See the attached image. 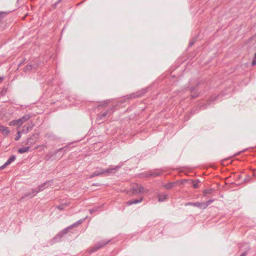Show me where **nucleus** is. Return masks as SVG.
I'll return each instance as SVG.
<instances>
[{"label": "nucleus", "mask_w": 256, "mask_h": 256, "mask_svg": "<svg viewBox=\"0 0 256 256\" xmlns=\"http://www.w3.org/2000/svg\"><path fill=\"white\" fill-rule=\"evenodd\" d=\"M120 168V166H110L106 170L100 168H97L96 170L93 172L90 176V178H93L96 176H108L111 174H114Z\"/></svg>", "instance_id": "obj_1"}, {"label": "nucleus", "mask_w": 256, "mask_h": 256, "mask_svg": "<svg viewBox=\"0 0 256 256\" xmlns=\"http://www.w3.org/2000/svg\"><path fill=\"white\" fill-rule=\"evenodd\" d=\"M68 232L67 230V229H66L65 228L64 229L62 230L60 232H59L58 234H56V236H54L48 242V243L50 245H52L56 242H60L64 236Z\"/></svg>", "instance_id": "obj_2"}, {"label": "nucleus", "mask_w": 256, "mask_h": 256, "mask_svg": "<svg viewBox=\"0 0 256 256\" xmlns=\"http://www.w3.org/2000/svg\"><path fill=\"white\" fill-rule=\"evenodd\" d=\"M147 92V88H142L136 93L132 94L128 96V98H132L142 96Z\"/></svg>", "instance_id": "obj_3"}, {"label": "nucleus", "mask_w": 256, "mask_h": 256, "mask_svg": "<svg viewBox=\"0 0 256 256\" xmlns=\"http://www.w3.org/2000/svg\"><path fill=\"white\" fill-rule=\"evenodd\" d=\"M162 172L160 170H156L152 172H145L142 174L143 177H156L161 174Z\"/></svg>", "instance_id": "obj_4"}, {"label": "nucleus", "mask_w": 256, "mask_h": 256, "mask_svg": "<svg viewBox=\"0 0 256 256\" xmlns=\"http://www.w3.org/2000/svg\"><path fill=\"white\" fill-rule=\"evenodd\" d=\"M86 218L87 217L86 216L84 218H81V219L79 220L76 222L72 224H71L69 226H68L67 228H66V229H67L68 232V230L70 229H71L72 228H75V227L78 226L79 225H80L81 224H82L83 222H84L86 220Z\"/></svg>", "instance_id": "obj_5"}, {"label": "nucleus", "mask_w": 256, "mask_h": 256, "mask_svg": "<svg viewBox=\"0 0 256 256\" xmlns=\"http://www.w3.org/2000/svg\"><path fill=\"white\" fill-rule=\"evenodd\" d=\"M32 116L30 114H25L21 118L18 119L17 120L18 124V126H21L24 122L28 120Z\"/></svg>", "instance_id": "obj_6"}, {"label": "nucleus", "mask_w": 256, "mask_h": 256, "mask_svg": "<svg viewBox=\"0 0 256 256\" xmlns=\"http://www.w3.org/2000/svg\"><path fill=\"white\" fill-rule=\"evenodd\" d=\"M42 191V190L40 188L39 186H37L35 189H32V192H30L29 193H28L25 194L24 196H31L32 197L34 196H35L36 194Z\"/></svg>", "instance_id": "obj_7"}, {"label": "nucleus", "mask_w": 256, "mask_h": 256, "mask_svg": "<svg viewBox=\"0 0 256 256\" xmlns=\"http://www.w3.org/2000/svg\"><path fill=\"white\" fill-rule=\"evenodd\" d=\"M53 183L52 180H47L44 183H42V184L40 185L39 186L40 188L44 190V189L46 188L48 186H52V184Z\"/></svg>", "instance_id": "obj_8"}, {"label": "nucleus", "mask_w": 256, "mask_h": 256, "mask_svg": "<svg viewBox=\"0 0 256 256\" xmlns=\"http://www.w3.org/2000/svg\"><path fill=\"white\" fill-rule=\"evenodd\" d=\"M110 240H102L101 241H100L98 242H96L95 245L96 246V247L97 248V249H100V248H102L104 246H106V244H108Z\"/></svg>", "instance_id": "obj_9"}, {"label": "nucleus", "mask_w": 256, "mask_h": 256, "mask_svg": "<svg viewBox=\"0 0 256 256\" xmlns=\"http://www.w3.org/2000/svg\"><path fill=\"white\" fill-rule=\"evenodd\" d=\"M143 200V198H140L139 199H134L130 200L126 202V204L128 206H131L132 204H136L142 202Z\"/></svg>", "instance_id": "obj_10"}, {"label": "nucleus", "mask_w": 256, "mask_h": 256, "mask_svg": "<svg viewBox=\"0 0 256 256\" xmlns=\"http://www.w3.org/2000/svg\"><path fill=\"white\" fill-rule=\"evenodd\" d=\"M0 132L4 136H7L10 134V130L8 127L0 124Z\"/></svg>", "instance_id": "obj_11"}, {"label": "nucleus", "mask_w": 256, "mask_h": 256, "mask_svg": "<svg viewBox=\"0 0 256 256\" xmlns=\"http://www.w3.org/2000/svg\"><path fill=\"white\" fill-rule=\"evenodd\" d=\"M186 206H192L197 208H198L200 209H202V202H189L186 204Z\"/></svg>", "instance_id": "obj_12"}, {"label": "nucleus", "mask_w": 256, "mask_h": 256, "mask_svg": "<svg viewBox=\"0 0 256 256\" xmlns=\"http://www.w3.org/2000/svg\"><path fill=\"white\" fill-rule=\"evenodd\" d=\"M56 154H58V152H57L56 150L53 152H48L46 156V160H48L51 159L53 156H56Z\"/></svg>", "instance_id": "obj_13"}, {"label": "nucleus", "mask_w": 256, "mask_h": 256, "mask_svg": "<svg viewBox=\"0 0 256 256\" xmlns=\"http://www.w3.org/2000/svg\"><path fill=\"white\" fill-rule=\"evenodd\" d=\"M168 197L167 194H158V201L159 202H162L166 200Z\"/></svg>", "instance_id": "obj_14"}, {"label": "nucleus", "mask_w": 256, "mask_h": 256, "mask_svg": "<svg viewBox=\"0 0 256 256\" xmlns=\"http://www.w3.org/2000/svg\"><path fill=\"white\" fill-rule=\"evenodd\" d=\"M33 125L30 126L29 125H24L22 130V132L26 134L28 133L30 130L32 129Z\"/></svg>", "instance_id": "obj_15"}, {"label": "nucleus", "mask_w": 256, "mask_h": 256, "mask_svg": "<svg viewBox=\"0 0 256 256\" xmlns=\"http://www.w3.org/2000/svg\"><path fill=\"white\" fill-rule=\"evenodd\" d=\"M214 191V189H206L204 190V196L206 197H210V195Z\"/></svg>", "instance_id": "obj_16"}, {"label": "nucleus", "mask_w": 256, "mask_h": 256, "mask_svg": "<svg viewBox=\"0 0 256 256\" xmlns=\"http://www.w3.org/2000/svg\"><path fill=\"white\" fill-rule=\"evenodd\" d=\"M36 66L35 64H28L25 66L24 71L27 72L32 70L33 68H36Z\"/></svg>", "instance_id": "obj_17"}, {"label": "nucleus", "mask_w": 256, "mask_h": 256, "mask_svg": "<svg viewBox=\"0 0 256 256\" xmlns=\"http://www.w3.org/2000/svg\"><path fill=\"white\" fill-rule=\"evenodd\" d=\"M56 150L58 154L61 151L64 152V153L60 156V158H62L64 155V154L68 151V146H64L60 148L56 149Z\"/></svg>", "instance_id": "obj_18"}, {"label": "nucleus", "mask_w": 256, "mask_h": 256, "mask_svg": "<svg viewBox=\"0 0 256 256\" xmlns=\"http://www.w3.org/2000/svg\"><path fill=\"white\" fill-rule=\"evenodd\" d=\"M214 200H209L206 202H202V210L206 209L210 204L214 202Z\"/></svg>", "instance_id": "obj_19"}, {"label": "nucleus", "mask_w": 256, "mask_h": 256, "mask_svg": "<svg viewBox=\"0 0 256 256\" xmlns=\"http://www.w3.org/2000/svg\"><path fill=\"white\" fill-rule=\"evenodd\" d=\"M30 146L22 147L18 150V152L19 154H23L28 152L30 150Z\"/></svg>", "instance_id": "obj_20"}, {"label": "nucleus", "mask_w": 256, "mask_h": 256, "mask_svg": "<svg viewBox=\"0 0 256 256\" xmlns=\"http://www.w3.org/2000/svg\"><path fill=\"white\" fill-rule=\"evenodd\" d=\"M132 193L133 195H136L139 194L138 192V184H136L134 186L132 187L130 190Z\"/></svg>", "instance_id": "obj_21"}, {"label": "nucleus", "mask_w": 256, "mask_h": 256, "mask_svg": "<svg viewBox=\"0 0 256 256\" xmlns=\"http://www.w3.org/2000/svg\"><path fill=\"white\" fill-rule=\"evenodd\" d=\"M16 156L12 155L7 160V161L6 162V163L8 165H9L11 163L14 162L16 160Z\"/></svg>", "instance_id": "obj_22"}, {"label": "nucleus", "mask_w": 256, "mask_h": 256, "mask_svg": "<svg viewBox=\"0 0 256 256\" xmlns=\"http://www.w3.org/2000/svg\"><path fill=\"white\" fill-rule=\"evenodd\" d=\"M102 206H95L92 208V209L90 210V214H93L96 212L98 210L100 209L101 208Z\"/></svg>", "instance_id": "obj_23"}, {"label": "nucleus", "mask_w": 256, "mask_h": 256, "mask_svg": "<svg viewBox=\"0 0 256 256\" xmlns=\"http://www.w3.org/2000/svg\"><path fill=\"white\" fill-rule=\"evenodd\" d=\"M174 183L172 182H169V183L166 184L164 186L166 189H170L174 186Z\"/></svg>", "instance_id": "obj_24"}, {"label": "nucleus", "mask_w": 256, "mask_h": 256, "mask_svg": "<svg viewBox=\"0 0 256 256\" xmlns=\"http://www.w3.org/2000/svg\"><path fill=\"white\" fill-rule=\"evenodd\" d=\"M68 206V204H64L56 206V208L60 210H64L65 206Z\"/></svg>", "instance_id": "obj_25"}, {"label": "nucleus", "mask_w": 256, "mask_h": 256, "mask_svg": "<svg viewBox=\"0 0 256 256\" xmlns=\"http://www.w3.org/2000/svg\"><path fill=\"white\" fill-rule=\"evenodd\" d=\"M10 126H18V124L17 120H12L9 123Z\"/></svg>", "instance_id": "obj_26"}, {"label": "nucleus", "mask_w": 256, "mask_h": 256, "mask_svg": "<svg viewBox=\"0 0 256 256\" xmlns=\"http://www.w3.org/2000/svg\"><path fill=\"white\" fill-rule=\"evenodd\" d=\"M98 249H97V248L96 247V246L94 244V246L90 248V253L92 254L94 252H96Z\"/></svg>", "instance_id": "obj_27"}, {"label": "nucleus", "mask_w": 256, "mask_h": 256, "mask_svg": "<svg viewBox=\"0 0 256 256\" xmlns=\"http://www.w3.org/2000/svg\"><path fill=\"white\" fill-rule=\"evenodd\" d=\"M35 138V136L34 134H33L32 136H30L28 140H27V142L26 143V144H28L29 142H30L32 143V142H30L31 140H34V139Z\"/></svg>", "instance_id": "obj_28"}, {"label": "nucleus", "mask_w": 256, "mask_h": 256, "mask_svg": "<svg viewBox=\"0 0 256 256\" xmlns=\"http://www.w3.org/2000/svg\"><path fill=\"white\" fill-rule=\"evenodd\" d=\"M20 137H21V132H20L18 131L17 132L15 140L16 141L19 140L20 138Z\"/></svg>", "instance_id": "obj_29"}, {"label": "nucleus", "mask_w": 256, "mask_h": 256, "mask_svg": "<svg viewBox=\"0 0 256 256\" xmlns=\"http://www.w3.org/2000/svg\"><path fill=\"white\" fill-rule=\"evenodd\" d=\"M144 188L142 186L138 184V192L139 194L143 192Z\"/></svg>", "instance_id": "obj_30"}, {"label": "nucleus", "mask_w": 256, "mask_h": 256, "mask_svg": "<svg viewBox=\"0 0 256 256\" xmlns=\"http://www.w3.org/2000/svg\"><path fill=\"white\" fill-rule=\"evenodd\" d=\"M250 250V248H248L247 250L242 252L240 256H246Z\"/></svg>", "instance_id": "obj_31"}, {"label": "nucleus", "mask_w": 256, "mask_h": 256, "mask_svg": "<svg viewBox=\"0 0 256 256\" xmlns=\"http://www.w3.org/2000/svg\"><path fill=\"white\" fill-rule=\"evenodd\" d=\"M108 104H109L108 100H105L102 104L100 105V106L104 107V106H107Z\"/></svg>", "instance_id": "obj_32"}, {"label": "nucleus", "mask_w": 256, "mask_h": 256, "mask_svg": "<svg viewBox=\"0 0 256 256\" xmlns=\"http://www.w3.org/2000/svg\"><path fill=\"white\" fill-rule=\"evenodd\" d=\"M200 182V180H196V182H195L194 184H193V186L194 188H198L199 186H198V183Z\"/></svg>", "instance_id": "obj_33"}, {"label": "nucleus", "mask_w": 256, "mask_h": 256, "mask_svg": "<svg viewBox=\"0 0 256 256\" xmlns=\"http://www.w3.org/2000/svg\"><path fill=\"white\" fill-rule=\"evenodd\" d=\"M110 112V110H108V111L106 112H105L102 114H100L102 116V118H104Z\"/></svg>", "instance_id": "obj_34"}, {"label": "nucleus", "mask_w": 256, "mask_h": 256, "mask_svg": "<svg viewBox=\"0 0 256 256\" xmlns=\"http://www.w3.org/2000/svg\"><path fill=\"white\" fill-rule=\"evenodd\" d=\"M110 112V110H108V111L106 112H105L102 114H100L102 116V118H104Z\"/></svg>", "instance_id": "obj_35"}, {"label": "nucleus", "mask_w": 256, "mask_h": 256, "mask_svg": "<svg viewBox=\"0 0 256 256\" xmlns=\"http://www.w3.org/2000/svg\"><path fill=\"white\" fill-rule=\"evenodd\" d=\"M62 0H58L56 2L53 4V7L56 8L59 3H60Z\"/></svg>", "instance_id": "obj_36"}, {"label": "nucleus", "mask_w": 256, "mask_h": 256, "mask_svg": "<svg viewBox=\"0 0 256 256\" xmlns=\"http://www.w3.org/2000/svg\"><path fill=\"white\" fill-rule=\"evenodd\" d=\"M103 119H104V118H102V116L100 114L98 115L97 118H96L97 120L99 121L100 120H102Z\"/></svg>", "instance_id": "obj_37"}, {"label": "nucleus", "mask_w": 256, "mask_h": 256, "mask_svg": "<svg viewBox=\"0 0 256 256\" xmlns=\"http://www.w3.org/2000/svg\"><path fill=\"white\" fill-rule=\"evenodd\" d=\"M196 42V40L195 39H192V40L190 42V44H189V46H192L194 44V43L195 42Z\"/></svg>", "instance_id": "obj_38"}, {"label": "nucleus", "mask_w": 256, "mask_h": 256, "mask_svg": "<svg viewBox=\"0 0 256 256\" xmlns=\"http://www.w3.org/2000/svg\"><path fill=\"white\" fill-rule=\"evenodd\" d=\"M8 165L5 162L3 165L0 166V170L4 169Z\"/></svg>", "instance_id": "obj_39"}, {"label": "nucleus", "mask_w": 256, "mask_h": 256, "mask_svg": "<svg viewBox=\"0 0 256 256\" xmlns=\"http://www.w3.org/2000/svg\"><path fill=\"white\" fill-rule=\"evenodd\" d=\"M196 88L195 86H192L190 88V91L192 92L196 90Z\"/></svg>", "instance_id": "obj_40"}, {"label": "nucleus", "mask_w": 256, "mask_h": 256, "mask_svg": "<svg viewBox=\"0 0 256 256\" xmlns=\"http://www.w3.org/2000/svg\"><path fill=\"white\" fill-rule=\"evenodd\" d=\"M198 96V94H191V98L192 99L194 98H196L197 96Z\"/></svg>", "instance_id": "obj_41"}, {"label": "nucleus", "mask_w": 256, "mask_h": 256, "mask_svg": "<svg viewBox=\"0 0 256 256\" xmlns=\"http://www.w3.org/2000/svg\"><path fill=\"white\" fill-rule=\"evenodd\" d=\"M218 99V96H216L214 97V98H213L212 97L210 99V101H214V100H216Z\"/></svg>", "instance_id": "obj_42"}, {"label": "nucleus", "mask_w": 256, "mask_h": 256, "mask_svg": "<svg viewBox=\"0 0 256 256\" xmlns=\"http://www.w3.org/2000/svg\"><path fill=\"white\" fill-rule=\"evenodd\" d=\"M252 66H254L256 64V60L254 59V58L252 60Z\"/></svg>", "instance_id": "obj_43"}, {"label": "nucleus", "mask_w": 256, "mask_h": 256, "mask_svg": "<svg viewBox=\"0 0 256 256\" xmlns=\"http://www.w3.org/2000/svg\"><path fill=\"white\" fill-rule=\"evenodd\" d=\"M249 180H250V178H249L248 176H247V178H245L244 180V182H248Z\"/></svg>", "instance_id": "obj_44"}, {"label": "nucleus", "mask_w": 256, "mask_h": 256, "mask_svg": "<svg viewBox=\"0 0 256 256\" xmlns=\"http://www.w3.org/2000/svg\"><path fill=\"white\" fill-rule=\"evenodd\" d=\"M207 105H208V103H206V104H204V106H202L203 107V108L204 109L206 108L207 107Z\"/></svg>", "instance_id": "obj_45"}, {"label": "nucleus", "mask_w": 256, "mask_h": 256, "mask_svg": "<svg viewBox=\"0 0 256 256\" xmlns=\"http://www.w3.org/2000/svg\"><path fill=\"white\" fill-rule=\"evenodd\" d=\"M4 80V78L2 77H0V84L2 82V81L3 80Z\"/></svg>", "instance_id": "obj_46"}, {"label": "nucleus", "mask_w": 256, "mask_h": 256, "mask_svg": "<svg viewBox=\"0 0 256 256\" xmlns=\"http://www.w3.org/2000/svg\"><path fill=\"white\" fill-rule=\"evenodd\" d=\"M114 109H115V106H114V107L112 108V112L114 111Z\"/></svg>", "instance_id": "obj_47"}, {"label": "nucleus", "mask_w": 256, "mask_h": 256, "mask_svg": "<svg viewBox=\"0 0 256 256\" xmlns=\"http://www.w3.org/2000/svg\"><path fill=\"white\" fill-rule=\"evenodd\" d=\"M46 137H50V135H49L48 134H46Z\"/></svg>", "instance_id": "obj_48"}, {"label": "nucleus", "mask_w": 256, "mask_h": 256, "mask_svg": "<svg viewBox=\"0 0 256 256\" xmlns=\"http://www.w3.org/2000/svg\"><path fill=\"white\" fill-rule=\"evenodd\" d=\"M238 179H240L241 178V175H238Z\"/></svg>", "instance_id": "obj_49"}, {"label": "nucleus", "mask_w": 256, "mask_h": 256, "mask_svg": "<svg viewBox=\"0 0 256 256\" xmlns=\"http://www.w3.org/2000/svg\"><path fill=\"white\" fill-rule=\"evenodd\" d=\"M254 58L256 60V53L254 54Z\"/></svg>", "instance_id": "obj_50"}]
</instances>
